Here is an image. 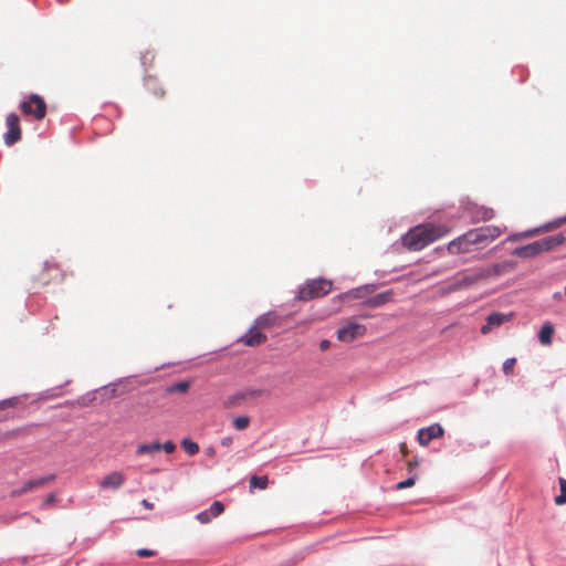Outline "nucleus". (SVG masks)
<instances>
[{"mask_svg":"<svg viewBox=\"0 0 566 566\" xmlns=\"http://www.w3.org/2000/svg\"><path fill=\"white\" fill-rule=\"evenodd\" d=\"M447 233L443 227L432 223L421 224L409 230L402 238V244L409 250L419 251Z\"/></svg>","mask_w":566,"mask_h":566,"instance_id":"f257e3e1","label":"nucleus"},{"mask_svg":"<svg viewBox=\"0 0 566 566\" xmlns=\"http://www.w3.org/2000/svg\"><path fill=\"white\" fill-rule=\"evenodd\" d=\"M565 241L566 237L559 233L528 243L526 245L517 247L512 251V254L521 259H528L543 252H548L556 247L562 245Z\"/></svg>","mask_w":566,"mask_h":566,"instance_id":"f03ea898","label":"nucleus"},{"mask_svg":"<svg viewBox=\"0 0 566 566\" xmlns=\"http://www.w3.org/2000/svg\"><path fill=\"white\" fill-rule=\"evenodd\" d=\"M332 290V282L317 279L307 281L301 289L298 290L297 298L300 301H310L313 298H318L327 295Z\"/></svg>","mask_w":566,"mask_h":566,"instance_id":"7ed1b4c3","label":"nucleus"},{"mask_svg":"<svg viewBox=\"0 0 566 566\" xmlns=\"http://www.w3.org/2000/svg\"><path fill=\"white\" fill-rule=\"evenodd\" d=\"M21 111L24 115H32L36 119H42L46 114V104L41 96L32 94L21 103Z\"/></svg>","mask_w":566,"mask_h":566,"instance_id":"20e7f679","label":"nucleus"},{"mask_svg":"<svg viewBox=\"0 0 566 566\" xmlns=\"http://www.w3.org/2000/svg\"><path fill=\"white\" fill-rule=\"evenodd\" d=\"M505 228L499 226H484L470 230L471 237L476 244L486 243L499 238Z\"/></svg>","mask_w":566,"mask_h":566,"instance_id":"39448f33","label":"nucleus"},{"mask_svg":"<svg viewBox=\"0 0 566 566\" xmlns=\"http://www.w3.org/2000/svg\"><path fill=\"white\" fill-rule=\"evenodd\" d=\"M366 333V327L358 323L349 322L337 331V338L343 343H350Z\"/></svg>","mask_w":566,"mask_h":566,"instance_id":"423d86ee","label":"nucleus"},{"mask_svg":"<svg viewBox=\"0 0 566 566\" xmlns=\"http://www.w3.org/2000/svg\"><path fill=\"white\" fill-rule=\"evenodd\" d=\"M8 132L4 134L3 139L7 146H12L21 139V128L19 116L11 113L6 119Z\"/></svg>","mask_w":566,"mask_h":566,"instance_id":"0eeeda50","label":"nucleus"},{"mask_svg":"<svg viewBox=\"0 0 566 566\" xmlns=\"http://www.w3.org/2000/svg\"><path fill=\"white\" fill-rule=\"evenodd\" d=\"M472 245H476L471 237V232L468 231L464 234L452 240L447 249L450 254H462L471 251Z\"/></svg>","mask_w":566,"mask_h":566,"instance_id":"6e6552de","label":"nucleus"},{"mask_svg":"<svg viewBox=\"0 0 566 566\" xmlns=\"http://www.w3.org/2000/svg\"><path fill=\"white\" fill-rule=\"evenodd\" d=\"M516 268V262L512 260L502 261L492 265L481 268L484 280L501 276L512 272Z\"/></svg>","mask_w":566,"mask_h":566,"instance_id":"1a4fd4ad","label":"nucleus"},{"mask_svg":"<svg viewBox=\"0 0 566 566\" xmlns=\"http://www.w3.org/2000/svg\"><path fill=\"white\" fill-rule=\"evenodd\" d=\"M444 433L443 428L439 423H433L418 431V441L422 447L428 446L433 439L441 438Z\"/></svg>","mask_w":566,"mask_h":566,"instance_id":"9d476101","label":"nucleus"},{"mask_svg":"<svg viewBox=\"0 0 566 566\" xmlns=\"http://www.w3.org/2000/svg\"><path fill=\"white\" fill-rule=\"evenodd\" d=\"M564 223H566V217L565 218H559V219H557L555 221H552V222H548V223L544 224L543 227H541L538 229H534V230L526 231V232L518 233V234H513V235L507 238V241H512L513 242V241H517V240H521V239L533 237V235H535V234H537L539 232L552 231L554 229L559 228Z\"/></svg>","mask_w":566,"mask_h":566,"instance_id":"9b49d317","label":"nucleus"},{"mask_svg":"<svg viewBox=\"0 0 566 566\" xmlns=\"http://www.w3.org/2000/svg\"><path fill=\"white\" fill-rule=\"evenodd\" d=\"M124 482L125 475L119 471H113L98 482V486L102 490H118Z\"/></svg>","mask_w":566,"mask_h":566,"instance_id":"f8f14e48","label":"nucleus"},{"mask_svg":"<svg viewBox=\"0 0 566 566\" xmlns=\"http://www.w3.org/2000/svg\"><path fill=\"white\" fill-rule=\"evenodd\" d=\"M268 337L263 334L259 328H255L254 325L241 337V343L245 346L254 347L260 346L266 342Z\"/></svg>","mask_w":566,"mask_h":566,"instance_id":"ddd939ff","label":"nucleus"},{"mask_svg":"<svg viewBox=\"0 0 566 566\" xmlns=\"http://www.w3.org/2000/svg\"><path fill=\"white\" fill-rule=\"evenodd\" d=\"M511 316V314L505 315L499 312L491 313L486 318V324L481 327V333L484 335L489 334L494 327L501 326L503 323L507 322Z\"/></svg>","mask_w":566,"mask_h":566,"instance_id":"4468645a","label":"nucleus"},{"mask_svg":"<svg viewBox=\"0 0 566 566\" xmlns=\"http://www.w3.org/2000/svg\"><path fill=\"white\" fill-rule=\"evenodd\" d=\"M279 323V316L275 312L271 311L268 313H264L260 315L255 321L253 322V325L255 328H259L261 332L263 329H269L273 326H275Z\"/></svg>","mask_w":566,"mask_h":566,"instance_id":"2eb2a0df","label":"nucleus"},{"mask_svg":"<svg viewBox=\"0 0 566 566\" xmlns=\"http://www.w3.org/2000/svg\"><path fill=\"white\" fill-rule=\"evenodd\" d=\"M484 280L483 273L481 269L474 270L470 273H465L459 280V287H467L473 285L480 281Z\"/></svg>","mask_w":566,"mask_h":566,"instance_id":"dca6fc26","label":"nucleus"},{"mask_svg":"<svg viewBox=\"0 0 566 566\" xmlns=\"http://www.w3.org/2000/svg\"><path fill=\"white\" fill-rule=\"evenodd\" d=\"M554 333H555V328L549 322H546L545 324H543V326L541 327V329L538 332L539 343L544 346H549L553 342Z\"/></svg>","mask_w":566,"mask_h":566,"instance_id":"f3484780","label":"nucleus"},{"mask_svg":"<svg viewBox=\"0 0 566 566\" xmlns=\"http://www.w3.org/2000/svg\"><path fill=\"white\" fill-rule=\"evenodd\" d=\"M161 450V443L159 442H153V443H143L139 444L136 449L137 455H153L156 452H159Z\"/></svg>","mask_w":566,"mask_h":566,"instance_id":"a211bd4d","label":"nucleus"},{"mask_svg":"<svg viewBox=\"0 0 566 566\" xmlns=\"http://www.w3.org/2000/svg\"><path fill=\"white\" fill-rule=\"evenodd\" d=\"M55 479L54 474H49L46 476L38 478V479H31L27 482V488L31 490L39 489L50 482H52Z\"/></svg>","mask_w":566,"mask_h":566,"instance_id":"6ab92c4d","label":"nucleus"},{"mask_svg":"<svg viewBox=\"0 0 566 566\" xmlns=\"http://www.w3.org/2000/svg\"><path fill=\"white\" fill-rule=\"evenodd\" d=\"M389 300H390V293L385 292V293H379V294L368 298V301L366 303H367V305H369L371 307H378V306L386 304Z\"/></svg>","mask_w":566,"mask_h":566,"instance_id":"aec40b11","label":"nucleus"},{"mask_svg":"<svg viewBox=\"0 0 566 566\" xmlns=\"http://www.w3.org/2000/svg\"><path fill=\"white\" fill-rule=\"evenodd\" d=\"M268 484H269V480H268L266 475H263V476L253 475L250 479V489L264 490V489H266Z\"/></svg>","mask_w":566,"mask_h":566,"instance_id":"412c9836","label":"nucleus"},{"mask_svg":"<svg viewBox=\"0 0 566 566\" xmlns=\"http://www.w3.org/2000/svg\"><path fill=\"white\" fill-rule=\"evenodd\" d=\"M558 482H559L560 493H559V495H557L555 497L554 501L557 505H564V504H566V479L559 478Z\"/></svg>","mask_w":566,"mask_h":566,"instance_id":"4be33fe9","label":"nucleus"},{"mask_svg":"<svg viewBox=\"0 0 566 566\" xmlns=\"http://www.w3.org/2000/svg\"><path fill=\"white\" fill-rule=\"evenodd\" d=\"M181 447L189 455H195L199 452L198 443L191 441L190 439H184L181 441Z\"/></svg>","mask_w":566,"mask_h":566,"instance_id":"5701e85b","label":"nucleus"},{"mask_svg":"<svg viewBox=\"0 0 566 566\" xmlns=\"http://www.w3.org/2000/svg\"><path fill=\"white\" fill-rule=\"evenodd\" d=\"M261 394H262L261 390H251V391L238 394L232 397L233 401H231V405L239 403L240 400L248 399L250 397H259V396H261Z\"/></svg>","mask_w":566,"mask_h":566,"instance_id":"b1692460","label":"nucleus"},{"mask_svg":"<svg viewBox=\"0 0 566 566\" xmlns=\"http://www.w3.org/2000/svg\"><path fill=\"white\" fill-rule=\"evenodd\" d=\"M232 424L237 430H244L250 424V418L248 416L237 417L233 419Z\"/></svg>","mask_w":566,"mask_h":566,"instance_id":"393cba45","label":"nucleus"},{"mask_svg":"<svg viewBox=\"0 0 566 566\" xmlns=\"http://www.w3.org/2000/svg\"><path fill=\"white\" fill-rule=\"evenodd\" d=\"M189 388V384L187 381L176 382L167 388L168 394L172 392H186Z\"/></svg>","mask_w":566,"mask_h":566,"instance_id":"a878e982","label":"nucleus"},{"mask_svg":"<svg viewBox=\"0 0 566 566\" xmlns=\"http://www.w3.org/2000/svg\"><path fill=\"white\" fill-rule=\"evenodd\" d=\"M416 480H417V474H413L410 478H408L407 480L397 483L395 489L396 490H403V489L411 488V486L415 485Z\"/></svg>","mask_w":566,"mask_h":566,"instance_id":"bb28decb","label":"nucleus"},{"mask_svg":"<svg viewBox=\"0 0 566 566\" xmlns=\"http://www.w3.org/2000/svg\"><path fill=\"white\" fill-rule=\"evenodd\" d=\"M211 517H212V506L209 510H206L196 515V518L202 524L209 523L211 521Z\"/></svg>","mask_w":566,"mask_h":566,"instance_id":"cd10ccee","label":"nucleus"},{"mask_svg":"<svg viewBox=\"0 0 566 566\" xmlns=\"http://www.w3.org/2000/svg\"><path fill=\"white\" fill-rule=\"evenodd\" d=\"M515 364H516V359L515 358H507L504 363H503V373L505 375H511L513 374L514 371V367H515Z\"/></svg>","mask_w":566,"mask_h":566,"instance_id":"c85d7f7f","label":"nucleus"},{"mask_svg":"<svg viewBox=\"0 0 566 566\" xmlns=\"http://www.w3.org/2000/svg\"><path fill=\"white\" fill-rule=\"evenodd\" d=\"M480 213H481V219L483 221L491 220L495 216L494 210L491 208H483Z\"/></svg>","mask_w":566,"mask_h":566,"instance_id":"c756f323","label":"nucleus"},{"mask_svg":"<svg viewBox=\"0 0 566 566\" xmlns=\"http://www.w3.org/2000/svg\"><path fill=\"white\" fill-rule=\"evenodd\" d=\"M161 450L166 453H172L176 450V444L172 441H166L161 444Z\"/></svg>","mask_w":566,"mask_h":566,"instance_id":"7c9ffc66","label":"nucleus"},{"mask_svg":"<svg viewBox=\"0 0 566 566\" xmlns=\"http://www.w3.org/2000/svg\"><path fill=\"white\" fill-rule=\"evenodd\" d=\"M364 294V289H355V290H352L350 292H348L346 294V296H350L353 298H360Z\"/></svg>","mask_w":566,"mask_h":566,"instance_id":"2f4dec72","label":"nucleus"},{"mask_svg":"<svg viewBox=\"0 0 566 566\" xmlns=\"http://www.w3.org/2000/svg\"><path fill=\"white\" fill-rule=\"evenodd\" d=\"M29 491H32V490L27 488V482H25L22 488L13 490L12 491V495L13 496H20V495L25 494Z\"/></svg>","mask_w":566,"mask_h":566,"instance_id":"473e14b6","label":"nucleus"},{"mask_svg":"<svg viewBox=\"0 0 566 566\" xmlns=\"http://www.w3.org/2000/svg\"><path fill=\"white\" fill-rule=\"evenodd\" d=\"M137 555L139 557H150V556L155 555V552L151 549H147V548H140L137 551Z\"/></svg>","mask_w":566,"mask_h":566,"instance_id":"72a5a7b5","label":"nucleus"},{"mask_svg":"<svg viewBox=\"0 0 566 566\" xmlns=\"http://www.w3.org/2000/svg\"><path fill=\"white\" fill-rule=\"evenodd\" d=\"M213 507H214V516L221 514L224 510L223 504L219 501H214Z\"/></svg>","mask_w":566,"mask_h":566,"instance_id":"f704fd0d","label":"nucleus"},{"mask_svg":"<svg viewBox=\"0 0 566 566\" xmlns=\"http://www.w3.org/2000/svg\"><path fill=\"white\" fill-rule=\"evenodd\" d=\"M55 501H56V496H55V494H54V493H51V494H49V495L45 497V500H44V502H43V505H44V506H46V505H51V504L55 503Z\"/></svg>","mask_w":566,"mask_h":566,"instance_id":"c9c22d12","label":"nucleus"},{"mask_svg":"<svg viewBox=\"0 0 566 566\" xmlns=\"http://www.w3.org/2000/svg\"><path fill=\"white\" fill-rule=\"evenodd\" d=\"M329 347H331V342H329L328 339H323V340H321V343H319V349H321L322 352L327 350Z\"/></svg>","mask_w":566,"mask_h":566,"instance_id":"e433bc0d","label":"nucleus"},{"mask_svg":"<svg viewBox=\"0 0 566 566\" xmlns=\"http://www.w3.org/2000/svg\"><path fill=\"white\" fill-rule=\"evenodd\" d=\"M142 505H143L145 509H147V510H153V509H154V504H153V503H150V502H148V501H147V500H145V499L142 501Z\"/></svg>","mask_w":566,"mask_h":566,"instance_id":"4c0bfd02","label":"nucleus"},{"mask_svg":"<svg viewBox=\"0 0 566 566\" xmlns=\"http://www.w3.org/2000/svg\"><path fill=\"white\" fill-rule=\"evenodd\" d=\"M419 464V461L418 460H412V461H409L408 462V469L409 471H411L415 467H417Z\"/></svg>","mask_w":566,"mask_h":566,"instance_id":"58836bf2","label":"nucleus"},{"mask_svg":"<svg viewBox=\"0 0 566 566\" xmlns=\"http://www.w3.org/2000/svg\"><path fill=\"white\" fill-rule=\"evenodd\" d=\"M221 443L226 447H229L231 443H232V439L231 438H224L222 439Z\"/></svg>","mask_w":566,"mask_h":566,"instance_id":"ea45409f","label":"nucleus"},{"mask_svg":"<svg viewBox=\"0 0 566 566\" xmlns=\"http://www.w3.org/2000/svg\"><path fill=\"white\" fill-rule=\"evenodd\" d=\"M164 94H165V91H164L163 88H160L158 92H155V95H156L157 97H163V96H164Z\"/></svg>","mask_w":566,"mask_h":566,"instance_id":"a19ab883","label":"nucleus"},{"mask_svg":"<svg viewBox=\"0 0 566 566\" xmlns=\"http://www.w3.org/2000/svg\"><path fill=\"white\" fill-rule=\"evenodd\" d=\"M401 451H402L403 453H407V451H406V444H405V443H402V444H401Z\"/></svg>","mask_w":566,"mask_h":566,"instance_id":"79ce46f5","label":"nucleus"},{"mask_svg":"<svg viewBox=\"0 0 566 566\" xmlns=\"http://www.w3.org/2000/svg\"><path fill=\"white\" fill-rule=\"evenodd\" d=\"M565 294H566V286H565Z\"/></svg>","mask_w":566,"mask_h":566,"instance_id":"37998d69","label":"nucleus"}]
</instances>
